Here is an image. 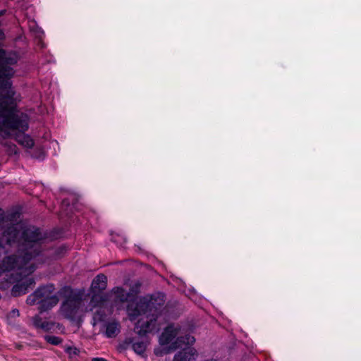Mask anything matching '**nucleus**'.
Returning <instances> with one entry per match:
<instances>
[{"mask_svg": "<svg viewBox=\"0 0 361 361\" xmlns=\"http://www.w3.org/2000/svg\"><path fill=\"white\" fill-rule=\"evenodd\" d=\"M9 225V218L0 209V230L6 226L0 238V245L19 243L18 255L5 257L0 264V276L6 271H15L18 282L12 288L11 293L17 297L25 294L27 288L35 283L29 276L37 265L42 262V243L44 235L34 226H23L21 224Z\"/></svg>", "mask_w": 361, "mask_h": 361, "instance_id": "nucleus-1", "label": "nucleus"}, {"mask_svg": "<svg viewBox=\"0 0 361 361\" xmlns=\"http://www.w3.org/2000/svg\"><path fill=\"white\" fill-rule=\"evenodd\" d=\"M13 100L14 96H12L4 106H0V135L4 133L10 135L8 130H18L15 133V140L21 146L32 148L35 144L34 140L24 133L28 129L27 116L16 110Z\"/></svg>", "mask_w": 361, "mask_h": 361, "instance_id": "nucleus-2", "label": "nucleus"}, {"mask_svg": "<svg viewBox=\"0 0 361 361\" xmlns=\"http://www.w3.org/2000/svg\"><path fill=\"white\" fill-rule=\"evenodd\" d=\"M19 59L16 51L0 49V106H4L9 99L15 95L11 78L15 75V68Z\"/></svg>", "mask_w": 361, "mask_h": 361, "instance_id": "nucleus-3", "label": "nucleus"}, {"mask_svg": "<svg viewBox=\"0 0 361 361\" xmlns=\"http://www.w3.org/2000/svg\"><path fill=\"white\" fill-rule=\"evenodd\" d=\"M166 301L165 295L162 293H155L140 298L134 310L133 313L128 316H141L148 312L157 310L161 307Z\"/></svg>", "mask_w": 361, "mask_h": 361, "instance_id": "nucleus-4", "label": "nucleus"}, {"mask_svg": "<svg viewBox=\"0 0 361 361\" xmlns=\"http://www.w3.org/2000/svg\"><path fill=\"white\" fill-rule=\"evenodd\" d=\"M54 289L52 285L40 287L27 297L26 302L30 305L39 303L45 310L51 308L59 302L56 296L51 295Z\"/></svg>", "mask_w": 361, "mask_h": 361, "instance_id": "nucleus-5", "label": "nucleus"}, {"mask_svg": "<svg viewBox=\"0 0 361 361\" xmlns=\"http://www.w3.org/2000/svg\"><path fill=\"white\" fill-rule=\"evenodd\" d=\"M164 317H141L135 325V332L140 336L149 333H157L164 324Z\"/></svg>", "mask_w": 361, "mask_h": 361, "instance_id": "nucleus-6", "label": "nucleus"}, {"mask_svg": "<svg viewBox=\"0 0 361 361\" xmlns=\"http://www.w3.org/2000/svg\"><path fill=\"white\" fill-rule=\"evenodd\" d=\"M92 325L107 338H114L121 331V324L113 317H93Z\"/></svg>", "mask_w": 361, "mask_h": 361, "instance_id": "nucleus-7", "label": "nucleus"}, {"mask_svg": "<svg viewBox=\"0 0 361 361\" xmlns=\"http://www.w3.org/2000/svg\"><path fill=\"white\" fill-rule=\"evenodd\" d=\"M32 324L37 329H40L44 332H54L57 329L61 330V325L49 321L47 317H32Z\"/></svg>", "mask_w": 361, "mask_h": 361, "instance_id": "nucleus-8", "label": "nucleus"}, {"mask_svg": "<svg viewBox=\"0 0 361 361\" xmlns=\"http://www.w3.org/2000/svg\"><path fill=\"white\" fill-rule=\"evenodd\" d=\"M181 327L179 324H169L166 328L159 337V343L161 345H167L177 336L180 331Z\"/></svg>", "mask_w": 361, "mask_h": 361, "instance_id": "nucleus-9", "label": "nucleus"}, {"mask_svg": "<svg viewBox=\"0 0 361 361\" xmlns=\"http://www.w3.org/2000/svg\"><path fill=\"white\" fill-rule=\"evenodd\" d=\"M81 300L77 295L69 297L63 302L61 305V311L63 312V316H70L74 311L79 308L81 305Z\"/></svg>", "mask_w": 361, "mask_h": 361, "instance_id": "nucleus-10", "label": "nucleus"}, {"mask_svg": "<svg viewBox=\"0 0 361 361\" xmlns=\"http://www.w3.org/2000/svg\"><path fill=\"white\" fill-rule=\"evenodd\" d=\"M195 342L194 336L186 334L184 336H178L172 342L169 346V350H175L178 348H182L183 345H192Z\"/></svg>", "mask_w": 361, "mask_h": 361, "instance_id": "nucleus-11", "label": "nucleus"}, {"mask_svg": "<svg viewBox=\"0 0 361 361\" xmlns=\"http://www.w3.org/2000/svg\"><path fill=\"white\" fill-rule=\"evenodd\" d=\"M196 350L193 348H185L176 353L173 361H193Z\"/></svg>", "mask_w": 361, "mask_h": 361, "instance_id": "nucleus-12", "label": "nucleus"}, {"mask_svg": "<svg viewBox=\"0 0 361 361\" xmlns=\"http://www.w3.org/2000/svg\"><path fill=\"white\" fill-rule=\"evenodd\" d=\"M107 278L104 274L97 275L92 283V288L94 291L104 290L106 287Z\"/></svg>", "mask_w": 361, "mask_h": 361, "instance_id": "nucleus-13", "label": "nucleus"}, {"mask_svg": "<svg viewBox=\"0 0 361 361\" xmlns=\"http://www.w3.org/2000/svg\"><path fill=\"white\" fill-rule=\"evenodd\" d=\"M116 298L121 302H126L131 297V293H127L123 288L117 287L114 289Z\"/></svg>", "mask_w": 361, "mask_h": 361, "instance_id": "nucleus-14", "label": "nucleus"}, {"mask_svg": "<svg viewBox=\"0 0 361 361\" xmlns=\"http://www.w3.org/2000/svg\"><path fill=\"white\" fill-rule=\"evenodd\" d=\"M131 344L133 350L139 355L144 353L146 350V345L143 342H133Z\"/></svg>", "mask_w": 361, "mask_h": 361, "instance_id": "nucleus-15", "label": "nucleus"}, {"mask_svg": "<svg viewBox=\"0 0 361 361\" xmlns=\"http://www.w3.org/2000/svg\"><path fill=\"white\" fill-rule=\"evenodd\" d=\"M44 338L47 343L54 345L60 344L62 341V339L61 338L54 336H46Z\"/></svg>", "mask_w": 361, "mask_h": 361, "instance_id": "nucleus-16", "label": "nucleus"}, {"mask_svg": "<svg viewBox=\"0 0 361 361\" xmlns=\"http://www.w3.org/2000/svg\"><path fill=\"white\" fill-rule=\"evenodd\" d=\"M66 352L69 354V355L72 357L73 355H78L80 350L74 347H67L66 348Z\"/></svg>", "mask_w": 361, "mask_h": 361, "instance_id": "nucleus-17", "label": "nucleus"}, {"mask_svg": "<svg viewBox=\"0 0 361 361\" xmlns=\"http://www.w3.org/2000/svg\"><path fill=\"white\" fill-rule=\"evenodd\" d=\"M133 338H126V339L125 340V341H124L122 344H121L120 347H121L122 349L126 350V349H127V348H128V346H129L131 343H133Z\"/></svg>", "mask_w": 361, "mask_h": 361, "instance_id": "nucleus-18", "label": "nucleus"}, {"mask_svg": "<svg viewBox=\"0 0 361 361\" xmlns=\"http://www.w3.org/2000/svg\"><path fill=\"white\" fill-rule=\"evenodd\" d=\"M68 318L70 319V322H71V324H76L78 327H79L80 324L82 322L81 317H68Z\"/></svg>", "mask_w": 361, "mask_h": 361, "instance_id": "nucleus-19", "label": "nucleus"}, {"mask_svg": "<svg viewBox=\"0 0 361 361\" xmlns=\"http://www.w3.org/2000/svg\"><path fill=\"white\" fill-rule=\"evenodd\" d=\"M195 329L193 325H189L188 327L185 329L186 331H192Z\"/></svg>", "mask_w": 361, "mask_h": 361, "instance_id": "nucleus-20", "label": "nucleus"}, {"mask_svg": "<svg viewBox=\"0 0 361 361\" xmlns=\"http://www.w3.org/2000/svg\"><path fill=\"white\" fill-rule=\"evenodd\" d=\"M92 361H106V360H104V358H93L92 360Z\"/></svg>", "mask_w": 361, "mask_h": 361, "instance_id": "nucleus-21", "label": "nucleus"}, {"mask_svg": "<svg viewBox=\"0 0 361 361\" xmlns=\"http://www.w3.org/2000/svg\"><path fill=\"white\" fill-rule=\"evenodd\" d=\"M13 314L18 315L19 314L18 310H16V309L13 310Z\"/></svg>", "mask_w": 361, "mask_h": 361, "instance_id": "nucleus-22", "label": "nucleus"}, {"mask_svg": "<svg viewBox=\"0 0 361 361\" xmlns=\"http://www.w3.org/2000/svg\"><path fill=\"white\" fill-rule=\"evenodd\" d=\"M16 146H15V145H14V146H13V149H12V152H14L15 153H16V150H15V149H16Z\"/></svg>", "mask_w": 361, "mask_h": 361, "instance_id": "nucleus-23", "label": "nucleus"}, {"mask_svg": "<svg viewBox=\"0 0 361 361\" xmlns=\"http://www.w3.org/2000/svg\"><path fill=\"white\" fill-rule=\"evenodd\" d=\"M136 318H137V317H130V319H131L132 321H134Z\"/></svg>", "mask_w": 361, "mask_h": 361, "instance_id": "nucleus-24", "label": "nucleus"}]
</instances>
